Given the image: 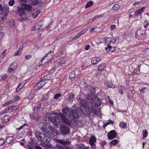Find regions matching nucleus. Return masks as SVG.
<instances>
[{"instance_id": "nucleus-38", "label": "nucleus", "mask_w": 149, "mask_h": 149, "mask_svg": "<svg viewBox=\"0 0 149 149\" xmlns=\"http://www.w3.org/2000/svg\"><path fill=\"white\" fill-rule=\"evenodd\" d=\"M48 118L49 120H50L53 123H54V122H55V117L49 116Z\"/></svg>"}, {"instance_id": "nucleus-45", "label": "nucleus", "mask_w": 149, "mask_h": 149, "mask_svg": "<svg viewBox=\"0 0 149 149\" xmlns=\"http://www.w3.org/2000/svg\"><path fill=\"white\" fill-rule=\"evenodd\" d=\"M65 61L64 60H62L60 61L58 63V65L59 66H62L65 64Z\"/></svg>"}, {"instance_id": "nucleus-37", "label": "nucleus", "mask_w": 149, "mask_h": 149, "mask_svg": "<svg viewBox=\"0 0 149 149\" xmlns=\"http://www.w3.org/2000/svg\"><path fill=\"white\" fill-rule=\"evenodd\" d=\"M11 110V108L10 107H8L3 111V113L9 112Z\"/></svg>"}, {"instance_id": "nucleus-48", "label": "nucleus", "mask_w": 149, "mask_h": 149, "mask_svg": "<svg viewBox=\"0 0 149 149\" xmlns=\"http://www.w3.org/2000/svg\"><path fill=\"white\" fill-rule=\"evenodd\" d=\"M35 147L33 145L29 144L28 145V149H34Z\"/></svg>"}, {"instance_id": "nucleus-43", "label": "nucleus", "mask_w": 149, "mask_h": 149, "mask_svg": "<svg viewBox=\"0 0 149 149\" xmlns=\"http://www.w3.org/2000/svg\"><path fill=\"white\" fill-rule=\"evenodd\" d=\"M118 142V141L117 139H114L111 141L110 143L112 145H115Z\"/></svg>"}, {"instance_id": "nucleus-2", "label": "nucleus", "mask_w": 149, "mask_h": 149, "mask_svg": "<svg viewBox=\"0 0 149 149\" xmlns=\"http://www.w3.org/2000/svg\"><path fill=\"white\" fill-rule=\"evenodd\" d=\"M89 92H88V96L87 100L89 102H90L93 104L95 105L96 106L99 105L98 103H97V100H96L95 95L93 94L94 92L95 91V89L93 87L89 86Z\"/></svg>"}, {"instance_id": "nucleus-32", "label": "nucleus", "mask_w": 149, "mask_h": 149, "mask_svg": "<svg viewBox=\"0 0 149 149\" xmlns=\"http://www.w3.org/2000/svg\"><path fill=\"white\" fill-rule=\"evenodd\" d=\"M41 104H38L36 105L34 107V111L36 112H37L40 108Z\"/></svg>"}, {"instance_id": "nucleus-51", "label": "nucleus", "mask_w": 149, "mask_h": 149, "mask_svg": "<svg viewBox=\"0 0 149 149\" xmlns=\"http://www.w3.org/2000/svg\"><path fill=\"white\" fill-rule=\"evenodd\" d=\"M101 16V15H100L96 16L91 19V20H92V22L94 21L100 17Z\"/></svg>"}, {"instance_id": "nucleus-53", "label": "nucleus", "mask_w": 149, "mask_h": 149, "mask_svg": "<svg viewBox=\"0 0 149 149\" xmlns=\"http://www.w3.org/2000/svg\"><path fill=\"white\" fill-rule=\"evenodd\" d=\"M89 86H85L84 87V90L88 93V92H89Z\"/></svg>"}, {"instance_id": "nucleus-29", "label": "nucleus", "mask_w": 149, "mask_h": 149, "mask_svg": "<svg viewBox=\"0 0 149 149\" xmlns=\"http://www.w3.org/2000/svg\"><path fill=\"white\" fill-rule=\"evenodd\" d=\"M104 39L106 41H109L111 43V42L113 43H115L116 41V40L114 38L112 40H111L112 39L111 38H107V39H106L105 38H104Z\"/></svg>"}, {"instance_id": "nucleus-52", "label": "nucleus", "mask_w": 149, "mask_h": 149, "mask_svg": "<svg viewBox=\"0 0 149 149\" xmlns=\"http://www.w3.org/2000/svg\"><path fill=\"white\" fill-rule=\"evenodd\" d=\"M34 96L33 93L30 94L28 96V99L30 100L32 99Z\"/></svg>"}, {"instance_id": "nucleus-49", "label": "nucleus", "mask_w": 149, "mask_h": 149, "mask_svg": "<svg viewBox=\"0 0 149 149\" xmlns=\"http://www.w3.org/2000/svg\"><path fill=\"white\" fill-rule=\"evenodd\" d=\"M61 93H58L56 94L54 96V98L55 99H58L59 97L61 96Z\"/></svg>"}, {"instance_id": "nucleus-8", "label": "nucleus", "mask_w": 149, "mask_h": 149, "mask_svg": "<svg viewBox=\"0 0 149 149\" xmlns=\"http://www.w3.org/2000/svg\"><path fill=\"white\" fill-rule=\"evenodd\" d=\"M52 129V127L50 126H48L47 127H41L42 132L43 133L47 134L49 136H50V134H51Z\"/></svg>"}, {"instance_id": "nucleus-9", "label": "nucleus", "mask_w": 149, "mask_h": 149, "mask_svg": "<svg viewBox=\"0 0 149 149\" xmlns=\"http://www.w3.org/2000/svg\"><path fill=\"white\" fill-rule=\"evenodd\" d=\"M79 106L81 107V108H84L86 109L88 108L87 106V104L86 100L85 99H81L79 100Z\"/></svg>"}, {"instance_id": "nucleus-60", "label": "nucleus", "mask_w": 149, "mask_h": 149, "mask_svg": "<svg viewBox=\"0 0 149 149\" xmlns=\"http://www.w3.org/2000/svg\"><path fill=\"white\" fill-rule=\"evenodd\" d=\"M13 102L12 101V100H9L5 104H6L7 105H8L9 104L13 103Z\"/></svg>"}, {"instance_id": "nucleus-16", "label": "nucleus", "mask_w": 149, "mask_h": 149, "mask_svg": "<svg viewBox=\"0 0 149 149\" xmlns=\"http://www.w3.org/2000/svg\"><path fill=\"white\" fill-rule=\"evenodd\" d=\"M97 103H98V104H99V106L100 105L99 101H97ZM92 104V107H92L93 106V105L95 106V105L93 104ZM96 107H97V106H96ZM89 113L90 114H91L92 113H93V115L92 114V115H93V116L94 115H96L98 113V112L96 111V109L95 107L92 108V110H91V111H89Z\"/></svg>"}, {"instance_id": "nucleus-62", "label": "nucleus", "mask_w": 149, "mask_h": 149, "mask_svg": "<svg viewBox=\"0 0 149 149\" xmlns=\"http://www.w3.org/2000/svg\"><path fill=\"white\" fill-rule=\"evenodd\" d=\"M31 55H26L25 56V58L26 60H29V59L31 58Z\"/></svg>"}, {"instance_id": "nucleus-63", "label": "nucleus", "mask_w": 149, "mask_h": 149, "mask_svg": "<svg viewBox=\"0 0 149 149\" xmlns=\"http://www.w3.org/2000/svg\"><path fill=\"white\" fill-rule=\"evenodd\" d=\"M23 44H22L19 47V49H18L21 52L22 50L23 49Z\"/></svg>"}, {"instance_id": "nucleus-18", "label": "nucleus", "mask_w": 149, "mask_h": 149, "mask_svg": "<svg viewBox=\"0 0 149 149\" xmlns=\"http://www.w3.org/2000/svg\"><path fill=\"white\" fill-rule=\"evenodd\" d=\"M116 47H112L109 45H108L107 47H106L105 49L107 52L111 51V52L115 51L116 49Z\"/></svg>"}, {"instance_id": "nucleus-5", "label": "nucleus", "mask_w": 149, "mask_h": 149, "mask_svg": "<svg viewBox=\"0 0 149 149\" xmlns=\"http://www.w3.org/2000/svg\"><path fill=\"white\" fill-rule=\"evenodd\" d=\"M60 131L63 134H67L70 132V130L68 126L64 124L61 125Z\"/></svg>"}, {"instance_id": "nucleus-31", "label": "nucleus", "mask_w": 149, "mask_h": 149, "mask_svg": "<svg viewBox=\"0 0 149 149\" xmlns=\"http://www.w3.org/2000/svg\"><path fill=\"white\" fill-rule=\"evenodd\" d=\"M40 11L39 10L33 13L32 15L33 17V18H36L38 15L40 13Z\"/></svg>"}, {"instance_id": "nucleus-6", "label": "nucleus", "mask_w": 149, "mask_h": 149, "mask_svg": "<svg viewBox=\"0 0 149 149\" xmlns=\"http://www.w3.org/2000/svg\"><path fill=\"white\" fill-rule=\"evenodd\" d=\"M46 79L45 78L44 79H41L39 81L38 84L36 85L34 88V89L35 91H38L43 87L44 85L45 84L46 82L45 81Z\"/></svg>"}, {"instance_id": "nucleus-40", "label": "nucleus", "mask_w": 149, "mask_h": 149, "mask_svg": "<svg viewBox=\"0 0 149 149\" xmlns=\"http://www.w3.org/2000/svg\"><path fill=\"white\" fill-rule=\"evenodd\" d=\"M75 75V72L74 71H72L69 74V78L70 79L74 77Z\"/></svg>"}, {"instance_id": "nucleus-24", "label": "nucleus", "mask_w": 149, "mask_h": 149, "mask_svg": "<svg viewBox=\"0 0 149 149\" xmlns=\"http://www.w3.org/2000/svg\"><path fill=\"white\" fill-rule=\"evenodd\" d=\"M84 33V32L81 31L76 36L73 38L72 40H76L79 38L81 35L83 34Z\"/></svg>"}, {"instance_id": "nucleus-4", "label": "nucleus", "mask_w": 149, "mask_h": 149, "mask_svg": "<svg viewBox=\"0 0 149 149\" xmlns=\"http://www.w3.org/2000/svg\"><path fill=\"white\" fill-rule=\"evenodd\" d=\"M72 108H70L68 107H66L63 108L62 112L65 115L71 118V116H72L71 113L72 111Z\"/></svg>"}, {"instance_id": "nucleus-64", "label": "nucleus", "mask_w": 149, "mask_h": 149, "mask_svg": "<svg viewBox=\"0 0 149 149\" xmlns=\"http://www.w3.org/2000/svg\"><path fill=\"white\" fill-rule=\"evenodd\" d=\"M21 51L19 50V49L17 50V51H16L15 54L14 55L15 56H17L18 55L20 52H21Z\"/></svg>"}, {"instance_id": "nucleus-58", "label": "nucleus", "mask_w": 149, "mask_h": 149, "mask_svg": "<svg viewBox=\"0 0 149 149\" xmlns=\"http://www.w3.org/2000/svg\"><path fill=\"white\" fill-rule=\"evenodd\" d=\"M146 88L143 87L141 88L140 90V93H144V91L146 90Z\"/></svg>"}, {"instance_id": "nucleus-3", "label": "nucleus", "mask_w": 149, "mask_h": 149, "mask_svg": "<svg viewBox=\"0 0 149 149\" xmlns=\"http://www.w3.org/2000/svg\"><path fill=\"white\" fill-rule=\"evenodd\" d=\"M35 135L36 136L38 139L39 141L44 143H48L47 141H49V137L44 134L40 133L38 131H36L35 132Z\"/></svg>"}, {"instance_id": "nucleus-41", "label": "nucleus", "mask_w": 149, "mask_h": 149, "mask_svg": "<svg viewBox=\"0 0 149 149\" xmlns=\"http://www.w3.org/2000/svg\"><path fill=\"white\" fill-rule=\"evenodd\" d=\"M120 7V5L118 4H116L112 7V9L113 10H117Z\"/></svg>"}, {"instance_id": "nucleus-7", "label": "nucleus", "mask_w": 149, "mask_h": 149, "mask_svg": "<svg viewBox=\"0 0 149 149\" xmlns=\"http://www.w3.org/2000/svg\"><path fill=\"white\" fill-rule=\"evenodd\" d=\"M72 116H71V118L73 119L78 118L81 116V113L79 110L77 109L72 110Z\"/></svg>"}, {"instance_id": "nucleus-17", "label": "nucleus", "mask_w": 149, "mask_h": 149, "mask_svg": "<svg viewBox=\"0 0 149 149\" xmlns=\"http://www.w3.org/2000/svg\"><path fill=\"white\" fill-rule=\"evenodd\" d=\"M101 59L100 57H93L91 59L92 63L93 64H96L100 61Z\"/></svg>"}, {"instance_id": "nucleus-14", "label": "nucleus", "mask_w": 149, "mask_h": 149, "mask_svg": "<svg viewBox=\"0 0 149 149\" xmlns=\"http://www.w3.org/2000/svg\"><path fill=\"white\" fill-rule=\"evenodd\" d=\"M7 15L6 13L4 12H1L0 13V22L1 23H3L4 20L7 17Z\"/></svg>"}, {"instance_id": "nucleus-26", "label": "nucleus", "mask_w": 149, "mask_h": 149, "mask_svg": "<svg viewBox=\"0 0 149 149\" xmlns=\"http://www.w3.org/2000/svg\"><path fill=\"white\" fill-rule=\"evenodd\" d=\"M96 141V139L94 136H92L90 139V143L91 145L93 144Z\"/></svg>"}, {"instance_id": "nucleus-47", "label": "nucleus", "mask_w": 149, "mask_h": 149, "mask_svg": "<svg viewBox=\"0 0 149 149\" xmlns=\"http://www.w3.org/2000/svg\"><path fill=\"white\" fill-rule=\"evenodd\" d=\"M15 3L14 0H10L9 1L8 4L10 6H13Z\"/></svg>"}, {"instance_id": "nucleus-28", "label": "nucleus", "mask_w": 149, "mask_h": 149, "mask_svg": "<svg viewBox=\"0 0 149 149\" xmlns=\"http://www.w3.org/2000/svg\"><path fill=\"white\" fill-rule=\"evenodd\" d=\"M77 148L78 149H89L88 148L86 147L82 144L79 145Z\"/></svg>"}, {"instance_id": "nucleus-42", "label": "nucleus", "mask_w": 149, "mask_h": 149, "mask_svg": "<svg viewBox=\"0 0 149 149\" xmlns=\"http://www.w3.org/2000/svg\"><path fill=\"white\" fill-rule=\"evenodd\" d=\"M120 127L124 128L126 127L127 124L126 123H124V122H120Z\"/></svg>"}, {"instance_id": "nucleus-36", "label": "nucleus", "mask_w": 149, "mask_h": 149, "mask_svg": "<svg viewBox=\"0 0 149 149\" xmlns=\"http://www.w3.org/2000/svg\"><path fill=\"white\" fill-rule=\"evenodd\" d=\"M93 4V2L92 1L88 2L86 3L85 6L86 8H88L91 6Z\"/></svg>"}, {"instance_id": "nucleus-55", "label": "nucleus", "mask_w": 149, "mask_h": 149, "mask_svg": "<svg viewBox=\"0 0 149 149\" xmlns=\"http://www.w3.org/2000/svg\"><path fill=\"white\" fill-rule=\"evenodd\" d=\"M26 125H27L26 124H24L23 125H22V126H20L19 128H17V130H19L21 129H22V128H23Z\"/></svg>"}, {"instance_id": "nucleus-13", "label": "nucleus", "mask_w": 149, "mask_h": 149, "mask_svg": "<svg viewBox=\"0 0 149 149\" xmlns=\"http://www.w3.org/2000/svg\"><path fill=\"white\" fill-rule=\"evenodd\" d=\"M27 1L29 3L34 5H37L40 3L39 0H23L24 2L25 3L27 2Z\"/></svg>"}, {"instance_id": "nucleus-56", "label": "nucleus", "mask_w": 149, "mask_h": 149, "mask_svg": "<svg viewBox=\"0 0 149 149\" xmlns=\"http://www.w3.org/2000/svg\"><path fill=\"white\" fill-rule=\"evenodd\" d=\"M24 85V84L23 83H20L18 86V87H19L20 89H21L23 87Z\"/></svg>"}, {"instance_id": "nucleus-59", "label": "nucleus", "mask_w": 149, "mask_h": 149, "mask_svg": "<svg viewBox=\"0 0 149 149\" xmlns=\"http://www.w3.org/2000/svg\"><path fill=\"white\" fill-rule=\"evenodd\" d=\"M7 78V76L6 74H4L1 77L2 79H3V80Z\"/></svg>"}, {"instance_id": "nucleus-35", "label": "nucleus", "mask_w": 149, "mask_h": 149, "mask_svg": "<svg viewBox=\"0 0 149 149\" xmlns=\"http://www.w3.org/2000/svg\"><path fill=\"white\" fill-rule=\"evenodd\" d=\"M105 67L104 64H102L99 65L98 67V69L99 71L102 70Z\"/></svg>"}, {"instance_id": "nucleus-10", "label": "nucleus", "mask_w": 149, "mask_h": 149, "mask_svg": "<svg viewBox=\"0 0 149 149\" xmlns=\"http://www.w3.org/2000/svg\"><path fill=\"white\" fill-rule=\"evenodd\" d=\"M116 132L114 130H112L109 132L107 137L109 139H112L116 138Z\"/></svg>"}, {"instance_id": "nucleus-20", "label": "nucleus", "mask_w": 149, "mask_h": 149, "mask_svg": "<svg viewBox=\"0 0 149 149\" xmlns=\"http://www.w3.org/2000/svg\"><path fill=\"white\" fill-rule=\"evenodd\" d=\"M42 26L41 22H39L35 24L34 26V30H37L40 29Z\"/></svg>"}, {"instance_id": "nucleus-44", "label": "nucleus", "mask_w": 149, "mask_h": 149, "mask_svg": "<svg viewBox=\"0 0 149 149\" xmlns=\"http://www.w3.org/2000/svg\"><path fill=\"white\" fill-rule=\"evenodd\" d=\"M13 65H14V64L12 63L10 65L9 67V70H8V71L10 72L13 71L14 70V69L13 68Z\"/></svg>"}, {"instance_id": "nucleus-39", "label": "nucleus", "mask_w": 149, "mask_h": 149, "mask_svg": "<svg viewBox=\"0 0 149 149\" xmlns=\"http://www.w3.org/2000/svg\"><path fill=\"white\" fill-rule=\"evenodd\" d=\"M107 86L109 88H114L115 87V85L111 82H108L107 83Z\"/></svg>"}, {"instance_id": "nucleus-33", "label": "nucleus", "mask_w": 149, "mask_h": 149, "mask_svg": "<svg viewBox=\"0 0 149 149\" xmlns=\"http://www.w3.org/2000/svg\"><path fill=\"white\" fill-rule=\"evenodd\" d=\"M148 132L146 130H144L143 131V139L146 138L147 136Z\"/></svg>"}, {"instance_id": "nucleus-61", "label": "nucleus", "mask_w": 149, "mask_h": 149, "mask_svg": "<svg viewBox=\"0 0 149 149\" xmlns=\"http://www.w3.org/2000/svg\"><path fill=\"white\" fill-rule=\"evenodd\" d=\"M5 8L3 7L2 5L0 4V10L1 11H4L5 10Z\"/></svg>"}, {"instance_id": "nucleus-19", "label": "nucleus", "mask_w": 149, "mask_h": 149, "mask_svg": "<svg viewBox=\"0 0 149 149\" xmlns=\"http://www.w3.org/2000/svg\"><path fill=\"white\" fill-rule=\"evenodd\" d=\"M59 116H60V117L61 118V119L63 121V123L68 124V121L67 120L66 116H65L62 113L60 114Z\"/></svg>"}, {"instance_id": "nucleus-23", "label": "nucleus", "mask_w": 149, "mask_h": 149, "mask_svg": "<svg viewBox=\"0 0 149 149\" xmlns=\"http://www.w3.org/2000/svg\"><path fill=\"white\" fill-rule=\"evenodd\" d=\"M74 99V95L72 93H70L69 94V97L68 101L70 102H72Z\"/></svg>"}, {"instance_id": "nucleus-1", "label": "nucleus", "mask_w": 149, "mask_h": 149, "mask_svg": "<svg viewBox=\"0 0 149 149\" xmlns=\"http://www.w3.org/2000/svg\"><path fill=\"white\" fill-rule=\"evenodd\" d=\"M32 7L30 5L28 4H22V7L21 9H19L18 12L17 13L18 16V20L22 22L26 19V14L24 10L30 11L32 9Z\"/></svg>"}, {"instance_id": "nucleus-22", "label": "nucleus", "mask_w": 149, "mask_h": 149, "mask_svg": "<svg viewBox=\"0 0 149 149\" xmlns=\"http://www.w3.org/2000/svg\"><path fill=\"white\" fill-rule=\"evenodd\" d=\"M97 96L98 98L101 99L104 98L105 95L104 93L100 91L97 93Z\"/></svg>"}, {"instance_id": "nucleus-11", "label": "nucleus", "mask_w": 149, "mask_h": 149, "mask_svg": "<svg viewBox=\"0 0 149 149\" xmlns=\"http://www.w3.org/2000/svg\"><path fill=\"white\" fill-rule=\"evenodd\" d=\"M54 54V53L52 51L49 52L46 55L43 57L41 61V63H42L43 60L45 59V57H47L48 60H50L53 58Z\"/></svg>"}, {"instance_id": "nucleus-25", "label": "nucleus", "mask_w": 149, "mask_h": 149, "mask_svg": "<svg viewBox=\"0 0 149 149\" xmlns=\"http://www.w3.org/2000/svg\"><path fill=\"white\" fill-rule=\"evenodd\" d=\"M145 7H143L135 11V13L136 14H140L144 12Z\"/></svg>"}, {"instance_id": "nucleus-30", "label": "nucleus", "mask_w": 149, "mask_h": 149, "mask_svg": "<svg viewBox=\"0 0 149 149\" xmlns=\"http://www.w3.org/2000/svg\"><path fill=\"white\" fill-rule=\"evenodd\" d=\"M10 118L9 116H5L2 119L3 120V121L5 122H7L9 120Z\"/></svg>"}, {"instance_id": "nucleus-34", "label": "nucleus", "mask_w": 149, "mask_h": 149, "mask_svg": "<svg viewBox=\"0 0 149 149\" xmlns=\"http://www.w3.org/2000/svg\"><path fill=\"white\" fill-rule=\"evenodd\" d=\"M60 116H56L55 117V121L54 123L55 124H58L60 122Z\"/></svg>"}, {"instance_id": "nucleus-12", "label": "nucleus", "mask_w": 149, "mask_h": 149, "mask_svg": "<svg viewBox=\"0 0 149 149\" xmlns=\"http://www.w3.org/2000/svg\"><path fill=\"white\" fill-rule=\"evenodd\" d=\"M57 141L64 145H69L71 143V142L68 139H57Z\"/></svg>"}, {"instance_id": "nucleus-21", "label": "nucleus", "mask_w": 149, "mask_h": 149, "mask_svg": "<svg viewBox=\"0 0 149 149\" xmlns=\"http://www.w3.org/2000/svg\"><path fill=\"white\" fill-rule=\"evenodd\" d=\"M31 118L33 120H39L40 118V116L37 114L31 115L30 116Z\"/></svg>"}, {"instance_id": "nucleus-57", "label": "nucleus", "mask_w": 149, "mask_h": 149, "mask_svg": "<svg viewBox=\"0 0 149 149\" xmlns=\"http://www.w3.org/2000/svg\"><path fill=\"white\" fill-rule=\"evenodd\" d=\"M97 27L96 26L93 27L90 30V32H93L94 31V30H95L96 28Z\"/></svg>"}, {"instance_id": "nucleus-50", "label": "nucleus", "mask_w": 149, "mask_h": 149, "mask_svg": "<svg viewBox=\"0 0 149 149\" xmlns=\"http://www.w3.org/2000/svg\"><path fill=\"white\" fill-rule=\"evenodd\" d=\"M6 50H4L3 52L1 53V55L2 56V59H3L4 58V57L5 56L6 52Z\"/></svg>"}, {"instance_id": "nucleus-15", "label": "nucleus", "mask_w": 149, "mask_h": 149, "mask_svg": "<svg viewBox=\"0 0 149 149\" xmlns=\"http://www.w3.org/2000/svg\"><path fill=\"white\" fill-rule=\"evenodd\" d=\"M52 132H51V134L50 136L54 137L58 135L59 134V132L58 130L56 129L53 128L52 127Z\"/></svg>"}, {"instance_id": "nucleus-54", "label": "nucleus", "mask_w": 149, "mask_h": 149, "mask_svg": "<svg viewBox=\"0 0 149 149\" xmlns=\"http://www.w3.org/2000/svg\"><path fill=\"white\" fill-rule=\"evenodd\" d=\"M10 107L11 108V110L13 111L15 110L16 109H17V107L16 106Z\"/></svg>"}, {"instance_id": "nucleus-46", "label": "nucleus", "mask_w": 149, "mask_h": 149, "mask_svg": "<svg viewBox=\"0 0 149 149\" xmlns=\"http://www.w3.org/2000/svg\"><path fill=\"white\" fill-rule=\"evenodd\" d=\"M49 61L50 60H48L47 57H45V59L44 60H43V61H42V62H43V65L46 64L47 63H48V61Z\"/></svg>"}, {"instance_id": "nucleus-27", "label": "nucleus", "mask_w": 149, "mask_h": 149, "mask_svg": "<svg viewBox=\"0 0 149 149\" xmlns=\"http://www.w3.org/2000/svg\"><path fill=\"white\" fill-rule=\"evenodd\" d=\"M13 138L12 136H9L7 138L6 140V142L7 143H9L13 141Z\"/></svg>"}]
</instances>
